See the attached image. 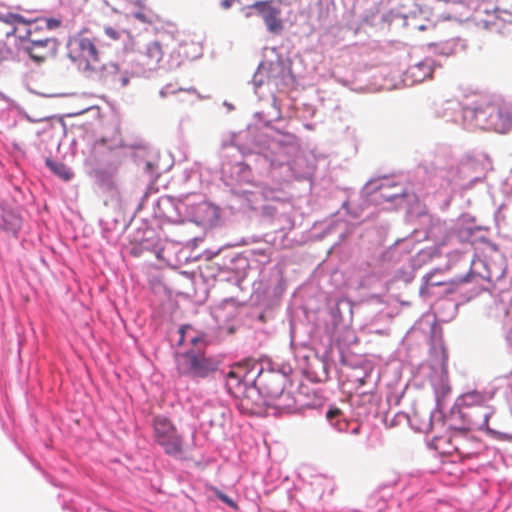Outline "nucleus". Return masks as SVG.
Wrapping results in <instances>:
<instances>
[{"label": "nucleus", "mask_w": 512, "mask_h": 512, "mask_svg": "<svg viewBox=\"0 0 512 512\" xmlns=\"http://www.w3.org/2000/svg\"><path fill=\"white\" fill-rule=\"evenodd\" d=\"M285 375L269 371L261 372L255 380V387L263 396L264 403L279 411H290L295 408L296 401L289 391L285 390Z\"/></svg>", "instance_id": "3"}, {"label": "nucleus", "mask_w": 512, "mask_h": 512, "mask_svg": "<svg viewBox=\"0 0 512 512\" xmlns=\"http://www.w3.org/2000/svg\"><path fill=\"white\" fill-rule=\"evenodd\" d=\"M42 22L48 30L58 28L61 24L60 20L54 18L44 19Z\"/></svg>", "instance_id": "17"}, {"label": "nucleus", "mask_w": 512, "mask_h": 512, "mask_svg": "<svg viewBox=\"0 0 512 512\" xmlns=\"http://www.w3.org/2000/svg\"><path fill=\"white\" fill-rule=\"evenodd\" d=\"M462 403L465 407L472 408L467 415L474 429L486 430L489 434L499 437L504 435L502 431L489 426V418L493 415L494 410L487 404L485 395L476 391L465 393L462 396Z\"/></svg>", "instance_id": "6"}, {"label": "nucleus", "mask_w": 512, "mask_h": 512, "mask_svg": "<svg viewBox=\"0 0 512 512\" xmlns=\"http://www.w3.org/2000/svg\"><path fill=\"white\" fill-rule=\"evenodd\" d=\"M440 285H444V282H435L432 280L431 277L427 278L426 280V287L429 288V287H435V286H440Z\"/></svg>", "instance_id": "19"}, {"label": "nucleus", "mask_w": 512, "mask_h": 512, "mask_svg": "<svg viewBox=\"0 0 512 512\" xmlns=\"http://www.w3.org/2000/svg\"><path fill=\"white\" fill-rule=\"evenodd\" d=\"M154 441L163 448L164 452L173 457L184 453V440L174 423L164 416H156L152 421Z\"/></svg>", "instance_id": "5"}, {"label": "nucleus", "mask_w": 512, "mask_h": 512, "mask_svg": "<svg viewBox=\"0 0 512 512\" xmlns=\"http://www.w3.org/2000/svg\"><path fill=\"white\" fill-rule=\"evenodd\" d=\"M360 432V425H357L355 428L352 429V434H358Z\"/></svg>", "instance_id": "22"}, {"label": "nucleus", "mask_w": 512, "mask_h": 512, "mask_svg": "<svg viewBox=\"0 0 512 512\" xmlns=\"http://www.w3.org/2000/svg\"><path fill=\"white\" fill-rule=\"evenodd\" d=\"M146 167H147V169H152V167H153V166H152V164L149 162V163H147V164H146Z\"/></svg>", "instance_id": "23"}, {"label": "nucleus", "mask_w": 512, "mask_h": 512, "mask_svg": "<svg viewBox=\"0 0 512 512\" xmlns=\"http://www.w3.org/2000/svg\"><path fill=\"white\" fill-rule=\"evenodd\" d=\"M464 112L481 129L503 134L512 128L511 107L499 99L482 96L475 106L465 107Z\"/></svg>", "instance_id": "2"}, {"label": "nucleus", "mask_w": 512, "mask_h": 512, "mask_svg": "<svg viewBox=\"0 0 512 512\" xmlns=\"http://www.w3.org/2000/svg\"><path fill=\"white\" fill-rule=\"evenodd\" d=\"M163 55L162 45L157 41H153L146 46L142 64L149 70L154 69L162 60Z\"/></svg>", "instance_id": "10"}, {"label": "nucleus", "mask_w": 512, "mask_h": 512, "mask_svg": "<svg viewBox=\"0 0 512 512\" xmlns=\"http://www.w3.org/2000/svg\"><path fill=\"white\" fill-rule=\"evenodd\" d=\"M380 195L383 200L388 202H393L398 198H406L410 196L406 189L397 183L383 184L380 187Z\"/></svg>", "instance_id": "12"}, {"label": "nucleus", "mask_w": 512, "mask_h": 512, "mask_svg": "<svg viewBox=\"0 0 512 512\" xmlns=\"http://www.w3.org/2000/svg\"><path fill=\"white\" fill-rule=\"evenodd\" d=\"M47 166L59 177L64 180H69L72 176L70 170L63 163L53 162L51 160H47Z\"/></svg>", "instance_id": "13"}, {"label": "nucleus", "mask_w": 512, "mask_h": 512, "mask_svg": "<svg viewBox=\"0 0 512 512\" xmlns=\"http://www.w3.org/2000/svg\"><path fill=\"white\" fill-rule=\"evenodd\" d=\"M176 369L179 375L193 379H203L219 368L220 362L215 357L207 356L201 350L191 349L175 355Z\"/></svg>", "instance_id": "4"}, {"label": "nucleus", "mask_w": 512, "mask_h": 512, "mask_svg": "<svg viewBox=\"0 0 512 512\" xmlns=\"http://www.w3.org/2000/svg\"><path fill=\"white\" fill-rule=\"evenodd\" d=\"M213 491L215 492L216 496L221 500L223 501L224 503H226L228 506L232 507V508H237V505L236 503L230 498L228 497L227 495H225L224 493H222L220 490L216 489V488H213Z\"/></svg>", "instance_id": "15"}, {"label": "nucleus", "mask_w": 512, "mask_h": 512, "mask_svg": "<svg viewBox=\"0 0 512 512\" xmlns=\"http://www.w3.org/2000/svg\"><path fill=\"white\" fill-rule=\"evenodd\" d=\"M180 339L178 341L179 345H183L186 339L188 338L189 342L197 347L201 344L206 345L205 338L206 335L204 333L196 332L191 325H183L179 328Z\"/></svg>", "instance_id": "11"}, {"label": "nucleus", "mask_w": 512, "mask_h": 512, "mask_svg": "<svg viewBox=\"0 0 512 512\" xmlns=\"http://www.w3.org/2000/svg\"><path fill=\"white\" fill-rule=\"evenodd\" d=\"M10 17L13 19V21L15 22H18V23H23L25 22L24 21V18L21 16V15H18V14H11Z\"/></svg>", "instance_id": "20"}, {"label": "nucleus", "mask_w": 512, "mask_h": 512, "mask_svg": "<svg viewBox=\"0 0 512 512\" xmlns=\"http://www.w3.org/2000/svg\"><path fill=\"white\" fill-rule=\"evenodd\" d=\"M104 32L112 40H119L122 34V32L119 29H116L111 26L105 27Z\"/></svg>", "instance_id": "16"}, {"label": "nucleus", "mask_w": 512, "mask_h": 512, "mask_svg": "<svg viewBox=\"0 0 512 512\" xmlns=\"http://www.w3.org/2000/svg\"><path fill=\"white\" fill-rule=\"evenodd\" d=\"M342 415V411L339 408H331L326 413V418L330 423L337 427L339 430H342L341 423H340V417Z\"/></svg>", "instance_id": "14"}, {"label": "nucleus", "mask_w": 512, "mask_h": 512, "mask_svg": "<svg viewBox=\"0 0 512 512\" xmlns=\"http://www.w3.org/2000/svg\"><path fill=\"white\" fill-rule=\"evenodd\" d=\"M67 56L85 77L92 80L107 82L114 80L118 73L117 64L101 62L96 39L87 29L77 32L68 39Z\"/></svg>", "instance_id": "1"}, {"label": "nucleus", "mask_w": 512, "mask_h": 512, "mask_svg": "<svg viewBox=\"0 0 512 512\" xmlns=\"http://www.w3.org/2000/svg\"><path fill=\"white\" fill-rule=\"evenodd\" d=\"M233 0H223L222 1V7L229 8L232 5Z\"/></svg>", "instance_id": "21"}, {"label": "nucleus", "mask_w": 512, "mask_h": 512, "mask_svg": "<svg viewBox=\"0 0 512 512\" xmlns=\"http://www.w3.org/2000/svg\"><path fill=\"white\" fill-rule=\"evenodd\" d=\"M359 382H360V385H364L365 380L364 379H359Z\"/></svg>", "instance_id": "24"}, {"label": "nucleus", "mask_w": 512, "mask_h": 512, "mask_svg": "<svg viewBox=\"0 0 512 512\" xmlns=\"http://www.w3.org/2000/svg\"><path fill=\"white\" fill-rule=\"evenodd\" d=\"M40 29H42V26L31 24L26 35L28 45L25 49L36 62L45 61L55 55L58 49V42L55 38L43 37V39H36V32Z\"/></svg>", "instance_id": "7"}, {"label": "nucleus", "mask_w": 512, "mask_h": 512, "mask_svg": "<svg viewBox=\"0 0 512 512\" xmlns=\"http://www.w3.org/2000/svg\"><path fill=\"white\" fill-rule=\"evenodd\" d=\"M115 82H119L120 86L124 87L129 83V78L125 75H120V73L118 72L117 75L115 76L114 80H109L106 83H115Z\"/></svg>", "instance_id": "18"}, {"label": "nucleus", "mask_w": 512, "mask_h": 512, "mask_svg": "<svg viewBox=\"0 0 512 512\" xmlns=\"http://www.w3.org/2000/svg\"><path fill=\"white\" fill-rule=\"evenodd\" d=\"M252 364H254L252 360H245L242 363L236 364L233 369L227 373L226 385L231 393H236L235 390L241 387L242 380L246 377Z\"/></svg>", "instance_id": "9"}, {"label": "nucleus", "mask_w": 512, "mask_h": 512, "mask_svg": "<svg viewBox=\"0 0 512 512\" xmlns=\"http://www.w3.org/2000/svg\"><path fill=\"white\" fill-rule=\"evenodd\" d=\"M273 0L256 1L249 6L260 15L267 27L272 33H279L283 29V22L280 18L281 10L272 5Z\"/></svg>", "instance_id": "8"}]
</instances>
